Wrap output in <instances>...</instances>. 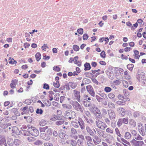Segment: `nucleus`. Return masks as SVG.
<instances>
[{"mask_svg":"<svg viewBox=\"0 0 146 146\" xmlns=\"http://www.w3.org/2000/svg\"><path fill=\"white\" fill-rule=\"evenodd\" d=\"M72 105L75 110L80 111L81 113L83 112L84 109V107L82 105L80 104L77 102L75 101L73 102Z\"/></svg>","mask_w":146,"mask_h":146,"instance_id":"obj_1","label":"nucleus"},{"mask_svg":"<svg viewBox=\"0 0 146 146\" xmlns=\"http://www.w3.org/2000/svg\"><path fill=\"white\" fill-rule=\"evenodd\" d=\"M136 77L139 82H141L144 86H146V79L145 74L144 72H141L140 74L137 76Z\"/></svg>","mask_w":146,"mask_h":146,"instance_id":"obj_2","label":"nucleus"},{"mask_svg":"<svg viewBox=\"0 0 146 146\" xmlns=\"http://www.w3.org/2000/svg\"><path fill=\"white\" fill-rule=\"evenodd\" d=\"M65 117L69 120L72 119H74L76 116V113L75 112L72 110H68L65 112Z\"/></svg>","mask_w":146,"mask_h":146,"instance_id":"obj_3","label":"nucleus"},{"mask_svg":"<svg viewBox=\"0 0 146 146\" xmlns=\"http://www.w3.org/2000/svg\"><path fill=\"white\" fill-rule=\"evenodd\" d=\"M28 128L27 130L33 136L36 137L39 135L38 131L35 127L32 126L29 127L28 126Z\"/></svg>","mask_w":146,"mask_h":146,"instance_id":"obj_4","label":"nucleus"},{"mask_svg":"<svg viewBox=\"0 0 146 146\" xmlns=\"http://www.w3.org/2000/svg\"><path fill=\"white\" fill-rule=\"evenodd\" d=\"M128 122V118L127 117L119 118L117 123V127H119L123 124L126 125L127 124Z\"/></svg>","mask_w":146,"mask_h":146,"instance_id":"obj_5","label":"nucleus"},{"mask_svg":"<svg viewBox=\"0 0 146 146\" xmlns=\"http://www.w3.org/2000/svg\"><path fill=\"white\" fill-rule=\"evenodd\" d=\"M97 126L100 129H104L107 127V125L98 119L96 121Z\"/></svg>","mask_w":146,"mask_h":146,"instance_id":"obj_6","label":"nucleus"},{"mask_svg":"<svg viewBox=\"0 0 146 146\" xmlns=\"http://www.w3.org/2000/svg\"><path fill=\"white\" fill-rule=\"evenodd\" d=\"M138 129L140 133L143 136L146 134V124L145 125V127L142 126V125H139L138 126Z\"/></svg>","mask_w":146,"mask_h":146,"instance_id":"obj_7","label":"nucleus"},{"mask_svg":"<svg viewBox=\"0 0 146 146\" xmlns=\"http://www.w3.org/2000/svg\"><path fill=\"white\" fill-rule=\"evenodd\" d=\"M130 142L132 145L134 146H142L144 144L143 141H137L134 139L131 141Z\"/></svg>","mask_w":146,"mask_h":146,"instance_id":"obj_8","label":"nucleus"},{"mask_svg":"<svg viewBox=\"0 0 146 146\" xmlns=\"http://www.w3.org/2000/svg\"><path fill=\"white\" fill-rule=\"evenodd\" d=\"M86 89L88 92L92 96L95 97V93L92 86L89 85L86 86Z\"/></svg>","mask_w":146,"mask_h":146,"instance_id":"obj_9","label":"nucleus"},{"mask_svg":"<svg viewBox=\"0 0 146 146\" xmlns=\"http://www.w3.org/2000/svg\"><path fill=\"white\" fill-rule=\"evenodd\" d=\"M94 137L93 140L94 144L97 145L99 144L101 142L102 140L101 138L96 135H94L93 136Z\"/></svg>","mask_w":146,"mask_h":146,"instance_id":"obj_10","label":"nucleus"},{"mask_svg":"<svg viewBox=\"0 0 146 146\" xmlns=\"http://www.w3.org/2000/svg\"><path fill=\"white\" fill-rule=\"evenodd\" d=\"M108 113L109 117L111 119H115V114L114 111L111 110H108Z\"/></svg>","mask_w":146,"mask_h":146,"instance_id":"obj_11","label":"nucleus"},{"mask_svg":"<svg viewBox=\"0 0 146 146\" xmlns=\"http://www.w3.org/2000/svg\"><path fill=\"white\" fill-rule=\"evenodd\" d=\"M58 136L60 138L63 139H67L68 138V135L66 134V132L64 131L60 132L58 134Z\"/></svg>","mask_w":146,"mask_h":146,"instance_id":"obj_12","label":"nucleus"},{"mask_svg":"<svg viewBox=\"0 0 146 146\" xmlns=\"http://www.w3.org/2000/svg\"><path fill=\"white\" fill-rule=\"evenodd\" d=\"M78 122L81 129H84L85 128V123L83 119L81 118H79Z\"/></svg>","mask_w":146,"mask_h":146,"instance_id":"obj_13","label":"nucleus"},{"mask_svg":"<svg viewBox=\"0 0 146 146\" xmlns=\"http://www.w3.org/2000/svg\"><path fill=\"white\" fill-rule=\"evenodd\" d=\"M74 92L75 93L74 95L76 97V100L78 102H81V100L80 99V92L76 90H74Z\"/></svg>","mask_w":146,"mask_h":146,"instance_id":"obj_14","label":"nucleus"},{"mask_svg":"<svg viewBox=\"0 0 146 146\" xmlns=\"http://www.w3.org/2000/svg\"><path fill=\"white\" fill-rule=\"evenodd\" d=\"M82 102L84 106L85 107H88L91 105V102L86 99L82 100Z\"/></svg>","mask_w":146,"mask_h":146,"instance_id":"obj_15","label":"nucleus"},{"mask_svg":"<svg viewBox=\"0 0 146 146\" xmlns=\"http://www.w3.org/2000/svg\"><path fill=\"white\" fill-rule=\"evenodd\" d=\"M3 145L6 146L7 144L4 137L3 136L1 135L0 136V145L2 146Z\"/></svg>","mask_w":146,"mask_h":146,"instance_id":"obj_16","label":"nucleus"},{"mask_svg":"<svg viewBox=\"0 0 146 146\" xmlns=\"http://www.w3.org/2000/svg\"><path fill=\"white\" fill-rule=\"evenodd\" d=\"M117 110L121 117H123L125 115V109L123 108H117Z\"/></svg>","mask_w":146,"mask_h":146,"instance_id":"obj_17","label":"nucleus"},{"mask_svg":"<svg viewBox=\"0 0 146 146\" xmlns=\"http://www.w3.org/2000/svg\"><path fill=\"white\" fill-rule=\"evenodd\" d=\"M70 131L71 133V135L74 136V138L75 139H77V136H75L77 134L76 130L74 128L72 127L71 128Z\"/></svg>","mask_w":146,"mask_h":146,"instance_id":"obj_18","label":"nucleus"},{"mask_svg":"<svg viewBox=\"0 0 146 146\" xmlns=\"http://www.w3.org/2000/svg\"><path fill=\"white\" fill-rule=\"evenodd\" d=\"M22 144V142L21 140L17 139H15L14 145L15 146H20Z\"/></svg>","mask_w":146,"mask_h":146,"instance_id":"obj_19","label":"nucleus"},{"mask_svg":"<svg viewBox=\"0 0 146 146\" xmlns=\"http://www.w3.org/2000/svg\"><path fill=\"white\" fill-rule=\"evenodd\" d=\"M19 132L23 135L25 136H28L30 134V132L28 130L27 131L23 129H21Z\"/></svg>","mask_w":146,"mask_h":146,"instance_id":"obj_20","label":"nucleus"},{"mask_svg":"<svg viewBox=\"0 0 146 146\" xmlns=\"http://www.w3.org/2000/svg\"><path fill=\"white\" fill-rule=\"evenodd\" d=\"M129 124L132 127H134L136 125V122L132 119H130L129 120Z\"/></svg>","mask_w":146,"mask_h":146,"instance_id":"obj_21","label":"nucleus"},{"mask_svg":"<svg viewBox=\"0 0 146 146\" xmlns=\"http://www.w3.org/2000/svg\"><path fill=\"white\" fill-rule=\"evenodd\" d=\"M86 129L87 132L90 135L92 136H94V133L89 126H86Z\"/></svg>","mask_w":146,"mask_h":146,"instance_id":"obj_22","label":"nucleus"},{"mask_svg":"<svg viewBox=\"0 0 146 146\" xmlns=\"http://www.w3.org/2000/svg\"><path fill=\"white\" fill-rule=\"evenodd\" d=\"M84 67H85L84 70L85 71L89 70L91 68L90 65L88 63H86L84 64Z\"/></svg>","mask_w":146,"mask_h":146,"instance_id":"obj_23","label":"nucleus"},{"mask_svg":"<svg viewBox=\"0 0 146 146\" xmlns=\"http://www.w3.org/2000/svg\"><path fill=\"white\" fill-rule=\"evenodd\" d=\"M96 130L98 134L100 136L104 137V131L98 129H96Z\"/></svg>","mask_w":146,"mask_h":146,"instance_id":"obj_24","label":"nucleus"},{"mask_svg":"<svg viewBox=\"0 0 146 146\" xmlns=\"http://www.w3.org/2000/svg\"><path fill=\"white\" fill-rule=\"evenodd\" d=\"M12 111L14 113V114L16 116H19L20 115V113L18 112L17 109L16 108H13L12 110Z\"/></svg>","mask_w":146,"mask_h":146,"instance_id":"obj_25","label":"nucleus"},{"mask_svg":"<svg viewBox=\"0 0 146 146\" xmlns=\"http://www.w3.org/2000/svg\"><path fill=\"white\" fill-rule=\"evenodd\" d=\"M43 135L41 137L44 140L46 141H48L50 139V136L46 135L45 134L44 135V133Z\"/></svg>","mask_w":146,"mask_h":146,"instance_id":"obj_26","label":"nucleus"},{"mask_svg":"<svg viewBox=\"0 0 146 146\" xmlns=\"http://www.w3.org/2000/svg\"><path fill=\"white\" fill-rule=\"evenodd\" d=\"M7 143L10 146H13L14 145V141L13 139H9L8 140Z\"/></svg>","mask_w":146,"mask_h":146,"instance_id":"obj_27","label":"nucleus"},{"mask_svg":"<svg viewBox=\"0 0 146 146\" xmlns=\"http://www.w3.org/2000/svg\"><path fill=\"white\" fill-rule=\"evenodd\" d=\"M35 56L37 61H39L41 58V55L39 52L36 53L35 55Z\"/></svg>","mask_w":146,"mask_h":146,"instance_id":"obj_28","label":"nucleus"},{"mask_svg":"<svg viewBox=\"0 0 146 146\" xmlns=\"http://www.w3.org/2000/svg\"><path fill=\"white\" fill-rule=\"evenodd\" d=\"M63 107L68 109H70L72 108L71 106L69 104H65L62 105Z\"/></svg>","mask_w":146,"mask_h":146,"instance_id":"obj_29","label":"nucleus"},{"mask_svg":"<svg viewBox=\"0 0 146 146\" xmlns=\"http://www.w3.org/2000/svg\"><path fill=\"white\" fill-rule=\"evenodd\" d=\"M64 120L62 119H61L56 121L55 123L56 125H59L63 124L64 123Z\"/></svg>","mask_w":146,"mask_h":146,"instance_id":"obj_30","label":"nucleus"},{"mask_svg":"<svg viewBox=\"0 0 146 146\" xmlns=\"http://www.w3.org/2000/svg\"><path fill=\"white\" fill-rule=\"evenodd\" d=\"M9 130H10L11 129H12V133H15L16 132L17 129H18L17 127H9L8 128Z\"/></svg>","mask_w":146,"mask_h":146,"instance_id":"obj_31","label":"nucleus"},{"mask_svg":"<svg viewBox=\"0 0 146 146\" xmlns=\"http://www.w3.org/2000/svg\"><path fill=\"white\" fill-rule=\"evenodd\" d=\"M141 113L139 111H136L133 113V116L134 117H136L141 115Z\"/></svg>","mask_w":146,"mask_h":146,"instance_id":"obj_32","label":"nucleus"},{"mask_svg":"<svg viewBox=\"0 0 146 146\" xmlns=\"http://www.w3.org/2000/svg\"><path fill=\"white\" fill-rule=\"evenodd\" d=\"M69 85L72 89H74L77 86L76 84L73 82H70L69 83Z\"/></svg>","mask_w":146,"mask_h":146,"instance_id":"obj_33","label":"nucleus"},{"mask_svg":"<svg viewBox=\"0 0 146 146\" xmlns=\"http://www.w3.org/2000/svg\"><path fill=\"white\" fill-rule=\"evenodd\" d=\"M131 136L130 133L129 132H127L125 134V138L127 139H128L131 137Z\"/></svg>","mask_w":146,"mask_h":146,"instance_id":"obj_34","label":"nucleus"},{"mask_svg":"<svg viewBox=\"0 0 146 146\" xmlns=\"http://www.w3.org/2000/svg\"><path fill=\"white\" fill-rule=\"evenodd\" d=\"M127 66L128 69L132 71L133 69L134 66L132 64H129L127 65Z\"/></svg>","mask_w":146,"mask_h":146,"instance_id":"obj_35","label":"nucleus"},{"mask_svg":"<svg viewBox=\"0 0 146 146\" xmlns=\"http://www.w3.org/2000/svg\"><path fill=\"white\" fill-rule=\"evenodd\" d=\"M134 52L135 55V58L137 59H139L140 56L139 55V52L137 50H135L134 51Z\"/></svg>","mask_w":146,"mask_h":146,"instance_id":"obj_36","label":"nucleus"},{"mask_svg":"<svg viewBox=\"0 0 146 146\" xmlns=\"http://www.w3.org/2000/svg\"><path fill=\"white\" fill-rule=\"evenodd\" d=\"M46 123V121L45 120H42L40 121L39 124L41 126H44Z\"/></svg>","mask_w":146,"mask_h":146,"instance_id":"obj_37","label":"nucleus"},{"mask_svg":"<svg viewBox=\"0 0 146 146\" xmlns=\"http://www.w3.org/2000/svg\"><path fill=\"white\" fill-rule=\"evenodd\" d=\"M21 110L23 112H25V113H28L29 111V108L28 106H26L24 107L23 109H22V110L21 109Z\"/></svg>","mask_w":146,"mask_h":146,"instance_id":"obj_38","label":"nucleus"},{"mask_svg":"<svg viewBox=\"0 0 146 146\" xmlns=\"http://www.w3.org/2000/svg\"><path fill=\"white\" fill-rule=\"evenodd\" d=\"M72 125L75 127L78 128L79 127V125L77 122H76L74 121H72Z\"/></svg>","mask_w":146,"mask_h":146,"instance_id":"obj_39","label":"nucleus"},{"mask_svg":"<svg viewBox=\"0 0 146 146\" xmlns=\"http://www.w3.org/2000/svg\"><path fill=\"white\" fill-rule=\"evenodd\" d=\"M115 131L116 134L119 137H121V135L117 127H116L115 129Z\"/></svg>","mask_w":146,"mask_h":146,"instance_id":"obj_40","label":"nucleus"},{"mask_svg":"<svg viewBox=\"0 0 146 146\" xmlns=\"http://www.w3.org/2000/svg\"><path fill=\"white\" fill-rule=\"evenodd\" d=\"M60 117L57 115H54L51 117L50 120L53 121H55L56 120H59Z\"/></svg>","mask_w":146,"mask_h":146,"instance_id":"obj_41","label":"nucleus"},{"mask_svg":"<svg viewBox=\"0 0 146 146\" xmlns=\"http://www.w3.org/2000/svg\"><path fill=\"white\" fill-rule=\"evenodd\" d=\"M48 127L46 126L44 127H40L39 128L40 131L41 132H44L46 129H48Z\"/></svg>","mask_w":146,"mask_h":146,"instance_id":"obj_42","label":"nucleus"},{"mask_svg":"<svg viewBox=\"0 0 146 146\" xmlns=\"http://www.w3.org/2000/svg\"><path fill=\"white\" fill-rule=\"evenodd\" d=\"M120 83L121 82L119 80H116L113 81L112 84H114L115 85L118 86L120 84Z\"/></svg>","mask_w":146,"mask_h":146,"instance_id":"obj_43","label":"nucleus"},{"mask_svg":"<svg viewBox=\"0 0 146 146\" xmlns=\"http://www.w3.org/2000/svg\"><path fill=\"white\" fill-rule=\"evenodd\" d=\"M106 131L107 133L111 134H113V130L110 128H107L106 130Z\"/></svg>","mask_w":146,"mask_h":146,"instance_id":"obj_44","label":"nucleus"},{"mask_svg":"<svg viewBox=\"0 0 146 146\" xmlns=\"http://www.w3.org/2000/svg\"><path fill=\"white\" fill-rule=\"evenodd\" d=\"M73 48L74 50L76 51H78L80 49L79 46L76 45H73Z\"/></svg>","mask_w":146,"mask_h":146,"instance_id":"obj_45","label":"nucleus"},{"mask_svg":"<svg viewBox=\"0 0 146 146\" xmlns=\"http://www.w3.org/2000/svg\"><path fill=\"white\" fill-rule=\"evenodd\" d=\"M125 100H124V101H118L116 102V103L117 104L120 105H124L125 104Z\"/></svg>","mask_w":146,"mask_h":146,"instance_id":"obj_46","label":"nucleus"},{"mask_svg":"<svg viewBox=\"0 0 146 146\" xmlns=\"http://www.w3.org/2000/svg\"><path fill=\"white\" fill-rule=\"evenodd\" d=\"M104 90L106 92H109L111 90V89L110 87H106L104 88Z\"/></svg>","mask_w":146,"mask_h":146,"instance_id":"obj_47","label":"nucleus"},{"mask_svg":"<svg viewBox=\"0 0 146 146\" xmlns=\"http://www.w3.org/2000/svg\"><path fill=\"white\" fill-rule=\"evenodd\" d=\"M43 110L41 109L37 108L36 111L37 114H41L43 113Z\"/></svg>","mask_w":146,"mask_h":146,"instance_id":"obj_48","label":"nucleus"},{"mask_svg":"<svg viewBox=\"0 0 146 146\" xmlns=\"http://www.w3.org/2000/svg\"><path fill=\"white\" fill-rule=\"evenodd\" d=\"M54 86L56 88H58L59 87L60 84L58 81H56V82H54L53 83Z\"/></svg>","mask_w":146,"mask_h":146,"instance_id":"obj_49","label":"nucleus"},{"mask_svg":"<svg viewBox=\"0 0 146 146\" xmlns=\"http://www.w3.org/2000/svg\"><path fill=\"white\" fill-rule=\"evenodd\" d=\"M89 79H87V78H85L82 81V83L81 84V86H83L84 84H87L88 83H87L86 81H87L88 82V80H89Z\"/></svg>","mask_w":146,"mask_h":146,"instance_id":"obj_50","label":"nucleus"},{"mask_svg":"<svg viewBox=\"0 0 146 146\" xmlns=\"http://www.w3.org/2000/svg\"><path fill=\"white\" fill-rule=\"evenodd\" d=\"M108 106L110 108H113L115 107V105L112 102H109Z\"/></svg>","mask_w":146,"mask_h":146,"instance_id":"obj_51","label":"nucleus"},{"mask_svg":"<svg viewBox=\"0 0 146 146\" xmlns=\"http://www.w3.org/2000/svg\"><path fill=\"white\" fill-rule=\"evenodd\" d=\"M117 139L118 141L121 143L123 142L125 144L126 143H127V141L122 138H121L120 139Z\"/></svg>","mask_w":146,"mask_h":146,"instance_id":"obj_52","label":"nucleus"},{"mask_svg":"<svg viewBox=\"0 0 146 146\" xmlns=\"http://www.w3.org/2000/svg\"><path fill=\"white\" fill-rule=\"evenodd\" d=\"M53 70L56 72H59L60 71V69L58 66H54L53 68Z\"/></svg>","mask_w":146,"mask_h":146,"instance_id":"obj_53","label":"nucleus"},{"mask_svg":"<svg viewBox=\"0 0 146 146\" xmlns=\"http://www.w3.org/2000/svg\"><path fill=\"white\" fill-rule=\"evenodd\" d=\"M108 96L109 98L110 99H113L115 97V95L112 93L109 94Z\"/></svg>","mask_w":146,"mask_h":146,"instance_id":"obj_54","label":"nucleus"},{"mask_svg":"<svg viewBox=\"0 0 146 146\" xmlns=\"http://www.w3.org/2000/svg\"><path fill=\"white\" fill-rule=\"evenodd\" d=\"M100 56L102 58H105L106 57V54L104 50H103L102 51L100 54Z\"/></svg>","mask_w":146,"mask_h":146,"instance_id":"obj_55","label":"nucleus"},{"mask_svg":"<svg viewBox=\"0 0 146 146\" xmlns=\"http://www.w3.org/2000/svg\"><path fill=\"white\" fill-rule=\"evenodd\" d=\"M83 142V141L82 140H81L80 139H78L77 141V144L79 146L81 145H82Z\"/></svg>","mask_w":146,"mask_h":146,"instance_id":"obj_56","label":"nucleus"},{"mask_svg":"<svg viewBox=\"0 0 146 146\" xmlns=\"http://www.w3.org/2000/svg\"><path fill=\"white\" fill-rule=\"evenodd\" d=\"M138 25V23L136 22L133 24V26H132L131 27V29L132 30H134L135 28H137Z\"/></svg>","mask_w":146,"mask_h":146,"instance_id":"obj_57","label":"nucleus"},{"mask_svg":"<svg viewBox=\"0 0 146 146\" xmlns=\"http://www.w3.org/2000/svg\"><path fill=\"white\" fill-rule=\"evenodd\" d=\"M34 144L37 145H40L42 144V142L40 140H37L34 143Z\"/></svg>","mask_w":146,"mask_h":146,"instance_id":"obj_58","label":"nucleus"},{"mask_svg":"<svg viewBox=\"0 0 146 146\" xmlns=\"http://www.w3.org/2000/svg\"><path fill=\"white\" fill-rule=\"evenodd\" d=\"M96 98L97 100L99 102H101L102 101V100H103V99L101 98L99 96H98V95H96Z\"/></svg>","mask_w":146,"mask_h":146,"instance_id":"obj_59","label":"nucleus"},{"mask_svg":"<svg viewBox=\"0 0 146 146\" xmlns=\"http://www.w3.org/2000/svg\"><path fill=\"white\" fill-rule=\"evenodd\" d=\"M77 32L78 33L82 35L83 33V30L82 28H80L77 29Z\"/></svg>","mask_w":146,"mask_h":146,"instance_id":"obj_60","label":"nucleus"},{"mask_svg":"<svg viewBox=\"0 0 146 146\" xmlns=\"http://www.w3.org/2000/svg\"><path fill=\"white\" fill-rule=\"evenodd\" d=\"M43 88L46 90H48L49 89V86L48 84L44 83L43 85Z\"/></svg>","mask_w":146,"mask_h":146,"instance_id":"obj_61","label":"nucleus"},{"mask_svg":"<svg viewBox=\"0 0 146 146\" xmlns=\"http://www.w3.org/2000/svg\"><path fill=\"white\" fill-rule=\"evenodd\" d=\"M24 103L25 104L30 105L31 103V100H26Z\"/></svg>","mask_w":146,"mask_h":146,"instance_id":"obj_62","label":"nucleus"},{"mask_svg":"<svg viewBox=\"0 0 146 146\" xmlns=\"http://www.w3.org/2000/svg\"><path fill=\"white\" fill-rule=\"evenodd\" d=\"M71 144L72 146H75L77 145V142L74 140L71 141Z\"/></svg>","mask_w":146,"mask_h":146,"instance_id":"obj_63","label":"nucleus"},{"mask_svg":"<svg viewBox=\"0 0 146 146\" xmlns=\"http://www.w3.org/2000/svg\"><path fill=\"white\" fill-rule=\"evenodd\" d=\"M89 36L86 33L84 34L83 36V38L84 40H86L88 38Z\"/></svg>","mask_w":146,"mask_h":146,"instance_id":"obj_64","label":"nucleus"}]
</instances>
